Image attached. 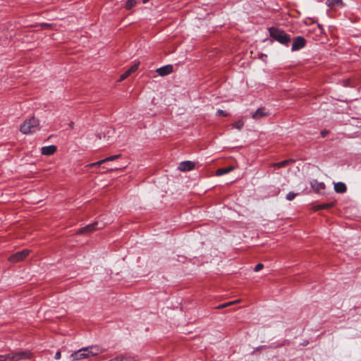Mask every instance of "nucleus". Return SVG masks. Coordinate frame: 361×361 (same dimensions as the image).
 Instances as JSON below:
<instances>
[{
    "label": "nucleus",
    "mask_w": 361,
    "mask_h": 361,
    "mask_svg": "<svg viewBox=\"0 0 361 361\" xmlns=\"http://www.w3.org/2000/svg\"><path fill=\"white\" fill-rule=\"evenodd\" d=\"M136 4V0H128L126 4V8L128 10L131 9Z\"/></svg>",
    "instance_id": "obj_18"
},
{
    "label": "nucleus",
    "mask_w": 361,
    "mask_h": 361,
    "mask_svg": "<svg viewBox=\"0 0 361 361\" xmlns=\"http://www.w3.org/2000/svg\"><path fill=\"white\" fill-rule=\"evenodd\" d=\"M173 71V67L171 65H166L157 69V73L160 76H165L171 73Z\"/></svg>",
    "instance_id": "obj_12"
},
{
    "label": "nucleus",
    "mask_w": 361,
    "mask_h": 361,
    "mask_svg": "<svg viewBox=\"0 0 361 361\" xmlns=\"http://www.w3.org/2000/svg\"><path fill=\"white\" fill-rule=\"evenodd\" d=\"M29 254L28 250H23L22 251L17 252L9 257V260L11 262H17L25 259Z\"/></svg>",
    "instance_id": "obj_6"
},
{
    "label": "nucleus",
    "mask_w": 361,
    "mask_h": 361,
    "mask_svg": "<svg viewBox=\"0 0 361 361\" xmlns=\"http://www.w3.org/2000/svg\"><path fill=\"white\" fill-rule=\"evenodd\" d=\"M229 305H230V303H227L226 302V303H224V304H222V305L218 306L217 308L221 309V308H224V307H228Z\"/></svg>",
    "instance_id": "obj_26"
},
{
    "label": "nucleus",
    "mask_w": 361,
    "mask_h": 361,
    "mask_svg": "<svg viewBox=\"0 0 361 361\" xmlns=\"http://www.w3.org/2000/svg\"><path fill=\"white\" fill-rule=\"evenodd\" d=\"M328 207V206H327V205H326V204H322V205L319 206V209H324V208H326V207Z\"/></svg>",
    "instance_id": "obj_28"
},
{
    "label": "nucleus",
    "mask_w": 361,
    "mask_h": 361,
    "mask_svg": "<svg viewBox=\"0 0 361 361\" xmlns=\"http://www.w3.org/2000/svg\"><path fill=\"white\" fill-rule=\"evenodd\" d=\"M234 169L233 166H229L227 168L219 169L216 171V174L219 176H223L224 174L228 173Z\"/></svg>",
    "instance_id": "obj_16"
},
{
    "label": "nucleus",
    "mask_w": 361,
    "mask_h": 361,
    "mask_svg": "<svg viewBox=\"0 0 361 361\" xmlns=\"http://www.w3.org/2000/svg\"><path fill=\"white\" fill-rule=\"evenodd\" d=\"M32 354L30 351L11 352L6 355H0V361H20L30 359Z\"/></svg>",
    "instance_id": "obj_2"
},
{
    "label": "nucleus",
    "mask_w": 361,
    "mask_h": 361,
    "mask_svg": "<svg viewBox=\"0 0 361 361\" xmlns=\"http://www.w3.org/2000/svg\"><path fill=\"white\" fill-rule=\"evenodd\" d=\"M243 126H244V123L241 120L237 121L236 122H235L233 124V127L236 129H238V130H240Z\"/></svg>",
    "instance_id": "obj_19"
},
{
    "label": "nucleus",
    "mask_w": 361,
    "mask_h": 361,
    "mask_svg": "<svg viewBox=\"0 0 361 361\" xmlns=\"http://www.w3.org/2000/svg\"><path fill=\"white\" fill-rule=\"evenodd\" d=\"M130 74L129 73V72L128 71H126L124 73H123L121 76H120V79L119 80L120 81H122L123 80H125L126 78H127Z\"/></svg>",
    "instance_id": "obj_22"
},
{
    "label": "nucleus",
    "mask_w": 361,
    "mask_h": 361,
    "mask_svg": "<svg viewBox=\"0 0 361 361\" xmlns=\"http://www.w3.org/2000/svg\"><path fill=\"white\" fill-rule=\"evenodd\" d=\"M56 146L51 145L49 146L42 147L41 149L42 154L46 156H50L55 153L56 151Z\"/></svg>",
    "instance_id": "obj_13"
},
{
    "label": "nucleus",
    "mask_w": 361,
    "mask_h": 361,
    "mask_svg": "<svg viewBox=\"0 0 361 361\" xmlns=\"http://www.w3.org/2000/svg\"><path fill=\"white\" fill-rule=\"evenodd\" d=\"M104 226L103 224H99V222L96 221L94 224H89L87 226L82 228L78 233H85L92 232L96 229H101Z\"/></svg>",
    "instance_id": "obj_5"
},
{
    "label": "nucleus",
    "mask_w": 361,
    "mask_h": 361,
    "mask_svg": "<svg viewBox=\"0 0 361 361\" xmlns=\"http://www.w3.org/2000/svg\"><path fill=\"white\" fill-rule=\"evenodd\" d=\"M195 164L190 161H182L179 164L178 169L181 171H188L193 169Z\"/></svg>",
    "instance_id": "obj_8"
},
{
    "label": "nucleus",
    "mask_w": 361,
    "mask_h": 361,
    "mask_svg": "<svg viewBox=\"0 0 361 361\" xmlns=\"http://www.w3.org/2000/svg\"><path fill=\"white\" fill-rule=\"evenodd\" d=\"M288 162V160H286V161H281V162H279L277 164H275V166L278 168H280V167H282L285 164H286Z\"/></svg>",
    "instance_id": "obj_23"
},
{
    "label": "nucleus",
    "mask_w": 361,
    "mask_h": 361,
    "mask_svg": "<svg viewBox=\"0 0 361 361\" xmlns=\"http://www.w3.org/2000/svg\"><path fill=\"white\" fill-rule=\"evenodd\" d=\"M305 45V39L302 37L298 36L294 39L293 44H292L291 50L293 51L299 50V49H302V47H304Z\"/></svg>",
    "instance_id": "obj_7"
},
{
    "label": "nucleus",
    "mask_w": 361,
    "mask_h": 361,
    "mask_svg": "<svg viewBox=\"0 0 361 361\" xmlns=\"http://www.w3.org/2000/svg\"><path fill=\"white\" fill-rule=\"evenodd\" d=\"M269 32L271 37L281 44H286L290 41L289 36L282 30L270 28Z\"/></svg>",
    "instance_id": "obj_4"
},
{
    "label": "nucleus",
    "mask_w": 361,
    "mask_h": 361,
    "mask_svg": "<svg viewBox=\"0 0 361 361\" xmlns=\"http://www.w3.org/2000/svg\"><path fill=\"white\" fill-rule=\"evenodd\" d=\"M322 136L324 137L326 135V132H322Z\"/></svg>",
    "instance_id": "obj_30"
},
{
    "label": "nucleus",
    "mask_w": 361,
    "mask_h": 361,
    "mask_svg": "<svg viewBox=\"0 0 361 361\" xmlns=\"http://www.w3.org/2000/svg\"><path fill=\"white\" fill-rule=\"evenodd\" d=\"M296 196V194L292 192H290L286 195V199L289 201L293 200Z\"/></svg>",
    "instance_id": "obj_21"
},
{
    "label": "nucleus",
    "mask_w": 361,
    "mask_h": 361,
    "mask_svg": "<svg viewBox=\"0 0 361 361\" xmlns=\"http://www.w3.org/2000/svg\"><path fill=\"white\" fill-rule=\"evenodd\" d=\"M20 130L23 134L36 133L39 130V122L37 118L32 117L28 120H26L20 126Z\"/></svg>",
    "instance_id": "obj_3"
},
{
    "label": "nucleus",
    "mask_w": 361,
    "mask_h": 361,
    "mask_svg": "<svg viewBox=\"0 0 361 361\" xmlns=\"http://www.w3.org/2000/svg\"><path fill=\"white\" fill-rule=\"evenodd\" d=\"M312 188L317 192H322L325 189V185L323 182H319L317 180H312L310 182Z\"/></svg>",
    "instance_id": "obj_11"
},
{
    "label": "nucleus",
    "mask_w": 361,
    "mask_h": 361,
    "mask_svg": "<svg viewBox=\"0 0 361 361\" xmlns=\"http://www.w3.org/2000/svg\"><path fill=\"white\" fill-rule=\"evenodd\" d=\"M326 4L331 8H342L344 6L342 0H326Z\"/></svg>",
    "instance_id": "obj_14"
},
{
    "label": "nucleus",
    "mask_w": 361,
    "mask_h": 361,
    "mask_svg": "<svg viewBox=\"0 0 361 361\" xmlns=\"http://www.w3.org/2000/svg\"><path fill=\"white\" fill-rule=\"evenodd\" d=\"M120 157H121V154L112 155V156L106 157V158H105L104 159H102V160H100L99 161L87 165V167H92V166H100L103 163H105V162H107V161H114V160L119 158Z\"/></svg>",
    "instance_id": "obj_10"
},
{
    "label": "nucleus",
    "mask_w": 361,
    "mask_h": 361,
    "mask_svg": "<svg viewBox=\"0 0 361 361\" xmlns=\"http://www.w3.org/2000/svg\"><path fill=\"white\" fill-rule=\"evenodd\" d=\"M263 267H264V265H263L262 264H261V263H259V264H257L255 266V267L254 270H255V271H259V270H261Z\"/></svg>",
    "instance_id": "obj_24"
},
{
    "label": "nucleus",
    "mask_w": 361,
    "mask_h": 361,
    "mask_svg": "<svg viewBox=\"0 0 361 361\" xmlns=\"http://www.w3.org/2000/svg\"><path fill=\"white\" fill-rule=\"evenodd\" d=\"M102 350L97 346H90L83 348L78 351L72 353L71 357L73 360H80L85 358L96 356L99 355Z\"/></svg>",
    "instance_id": "obj_1"
},
{
    "label": "nucleus",
    "mask_w": 361,
    "mask_h": 361,
    "mask_svg": "<svg viewBox=\"0 0 361 361\" xmlns=\"http://www.w3.org/2000/svg\"><path fill=\"white\" fill-rule=\"evenodd\" d=\"M216 114H217L218 115H224V116H226V114L225 113V111H223V110H221V109H219V110L217 111Z\"/></svg>",
    "instance_id": "obj_27"
},
{
    "label": "nucleus",
    "mask_w": 361,
    "mask_h": 361,
    "mask_svg": "<svg viewBox=\"0 0 361 361\" xmlns=\"http://www.w3.org/2000/svg\"><path fill=\"white\" fill-rule=\"evenodd\" d=\"M116 169H118V168L111 169L110 170L113 171V170H116Z\"/></svg>",
    "instance_id": "obj_32"
},
{
    "label": "nucleus",
    "mask_w": 361,
    "mask_h": 361,
    "mask_svg": "<svg viewBox=\"0 0 361 361\" xmlns=\"http://www.w3.org/2000/svg\"><path fill=\"white\" fill-rule=\"evenodd\" d=\"M138 68V64H134L133 66H132L128 70H127L130 74L134 73L135 71H136Z\"/></svg>",
    "instance_id": "obj_20"
},
{
    "label": "nucleus",
    "mask_w": 361,
    "mask_h": 361,
    "mask_svg": "<svg viewBox=\"0 0 361 361\" xmlns=\"http://www.w3.org/2000/svg\"><path fill=\"white\" fill-rule=\"evenodd\" d=\"M110 361H134V359L130 357L118 356Z\"/></svg>",
    "instance_id": "obj_17"
},
{
    "label": "nucleus",
    "mask_w": 361,
    "mask_h": 361,
    "mask_svg": "<svg viewBox=\"0 0 361 361\" xmlns=\"http://www.w3.org/2000/svg\"><path fill=\"white\" fill-rule=\"evenodd\" d=\"M346 185L344 183L338 182L334 184V190L336 192L343 193L346 191Z\"/></svg>",
    "instance_id": "obj_15"
},
{
    "label": "nucleus",
    "mask_w": 361,
    "mask_h": 361,
    "mask_svg": "<svg viewBox=\"0 0 361 361\" xmlns=\"http://www.w3.org/2000/svg\"><path fill=\"white\" fill-rule=\"evenodd\" d=\"M270 114L269 111L265 108H259L252 115V118L255 120H259L264 116H267Z\"/></svg>",
    "instance_id": "obj_9"
},
{
    "label": "nucleus",
    "mask_w": 361,
    "mask_h": 361,
    "mask_svg": "<svg viewBox=\"0 0 361 361\" xmlns=\"http://www.w3.org/2000/svg\"><path fill=\"white\" fill-rule=\"evenodd\" d=\"M239 300H234V301H232V302H229L228 303H230V305H233V304H235L237 302H238Z\"/></svg>",
    "instance_id": "obj_29"
},
{
    "label": "nucleus",
    "mask_w": 361,
    "mask_h": 361,
    "mask_svg": "<svg viewBox=\"0 0 361 361\" xmlns=\"http://www.w3.org/2000/svg\"><path fill=\"white\" fill-rule=\"evenodd\" d=\"M54 358L56 360H59L61 358V352L60 351H57L54 355Z\"/></svg>",
    "instance_id": "obj_25"
},
{
    "label": "nucleus",
    "mask_w": 361,
    "mask_h": 361,
    "mask_svg": "<svg viewBox=\"0 0 361 361\" xmlns=\"http://www.w3.org/2000/svg\"><path fill=\"white\" fill-rule=\"evenodd\" d=\"M149 0H142L143 3L145 4Z\"/></svg>",
    "instance_id": "obj_31"
}]
</instances>
